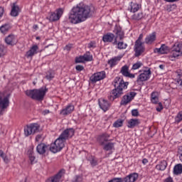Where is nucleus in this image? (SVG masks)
<instances>
[{"mask_svg":"<svg viewBox=\"0 0 182 182\" xmlns=\"http://www.w3.org/2000/svg\"><path fill=\"white\" fill-rule=\"evenodd\" d=\"M73 136H75V129L73 128L66 129L60 134L53 144L50 145L45 143L39 144L36 146V151L41 155L48 153L49 150L52 151V153H58V151H60V150L65 147L66 140L70 137H73Z\"/></svg>","mask_w":182,"mask_h":182,"instance_id":"obj_1","label":"nucleus"},{"mask_svg":"<svg viewBox=\"0 0 182 182\" xmlns=\"http://www.w3.org/2000/svg\"><path fill=\"white\" fill-rule=\"evenodd\" d=\"M95 6L92 5H86L83 3H80L73 7L68 15V21L73 25L82 23L93 16L95 14Z\"/></svg>","mask_w":182,"mask_h":182,"instance_id":"obj_2","label":"nucleus"},{"mask_svg":"<svg viewBox=\"0 0 182 182\" xmlns=\"http://www.w3.org/2000/svg\"><path fill=\"white\" fill-rule=\"evenodd\" d=\"M112 85L115 88L111 91L110 95L108 96V99L113 102L115 99L122 97L123 90H126L129 86V82H124V80H123L122 77H116L112 82Z\"/></svg>","mask_w":182,"mask_h":182,"instance_id":"obj_3","label":"nucleus"},{"mask_svg":"<svg viewBox=\"0 0 182 182\" xmlns=\"http://www.w3.org/2000/svg\"><path fill=\"white\" fill-rule=\"evenodd\" d=\"M113 33L116 35L114 41L112 43L113 45H117V49H119L120 50L126 49L127 48V43H124L123 41H117L118 39L119 41H123V39H124V31H123L122 27L116 25L113 30Z\"/></svg>","mask_w":182,"mask_h":182,"instance_id":"obj_4","label":"nucleus"},{"mask_svg":"<svg viewBox=\"0 0 182 182\" xmlns=\"http://www.w3.org/2000/svg\"><path fill=\"white\" fill-rule=\"evenodd\" d=\"M48 92V89H33V90H27L26 91V95L28 97H30L33 100H38V102H41L43 100L45 97V95Z\"/></svg>","mask_w":182,"mask_h":182,"instance_id":"obj_5","label":"nucleus"},{"mask_svg":"<svg viewBox=\"0 0 182 182\" xmlns=\"http://www.w3.org/2000/svg\"><path fill=\"white\" fill-rule=\"evenodd\" d=\"M181 56H182V41H177L173 44L171 48L170 58L171 60H173V59L181 58Z\"/></svg>","mask_w":182,"mask_h":182,"instance_id":"obj_6","label":"nucleus"},{"mask_svg":"<svg viewBox=\"0 0 182 182\" xmlns=\"http://www.w3.org/2000/svg\"><path fill=\"white\" fill-rule=\"evenodd\" d=\"M139 178V173H132L124 178H114L108 182H136Z\"/></svg>","mask_w":182,"mask_h":182,"instance_id":"obj_7","label":"nucleus"},{"mask_svg":"<svg viewBox=\"0 0 182 182\" xmlns=\"http://www.w3.org/2000/svg\"><path fill=\"white\" fill-rule=\"evenodd\" d=\"M151 77V70L149 68H146L145 70H142V73L139 75L136 80L137 85H142L143 82L149 80Z\"/></svg>","mask_w":182,"mask_h":182,"instance_id":"obj_8","label":"nucleus"},{"mask_svg":"<svg viewBox=\"0 0 182 182\" xmlns=\"http://www.w3.org/2000/svg\"><path fill=\"white\" fill-rule=\"evenodd\" d=\"M40 126L36 124H30L29 125H27L24 128V134L28 137V136H31V134H35L38 130H39Z\"/></svg>","mask_w":182,"mask_h":182,"instance_id":"obj_9","label":"nucleus"},{"mask_svg":"<svg viewBox=\"0 0 182 182\" xmlns=\"http://www.w3.org/2000/svg\"><path fill=\"white\" fill-rule=\"evenodd\" d=\"M103 79H106V71H101L94 73L90 78L92 83H97V82H100V80H103Z\"/></svg>","mask_w":182,"mask_h":182,"instance_id":"obj_10","label":"nucleus"},{"mask_svg":"<svg viewBox=\"0 0 182 182\" xmlns=\"http://www.w3.org/2000/svg\"><path fill=\"white\" fill-rule=\"evenodd\" d=\"M144 43H135L134 50V56L136 58H139L141 56L142 53H144L146 51V47L143 45Z\"/></svg>","mask_w":182,"mask_h":182,"instance_id":"obj_11","label":"nucleus"},{"mask_svg":"<svg viewBox=\"0 0 182 182\" xmlns=\"http://www.w3.org/2000/svg\"><path fill=\"white\" fill-rule=\"evenodd\" d=\"M63 15V9L60 8L55 11V13H51L48 19L50 22H56V21H59L60 17Z\"/></svg>","mask_w":182,"mask_h":182,"instance_id":"obj_12","label":"nucleus"},{"mask_svg":"<svg viewBox=\"0 0 182 182\" xmlns=\"http://www.w3.org/2000/svg\"><path fill=\"white\" fill-rule=\"evenodd\" d=\"M66 171L65 169H60L58 173L48 178L46 182H60V178L65 176Z\"/></svg>","mask_w":182,"mask_h":182,"instance_id":"obj_13","label":"nucleus"},{"mask_svg":"<svg viewBox=\"0 0 182 182\" xmlns=\"http://www.w3.org/2000/svg\"><path fill=\"white\" fill-rule=\"evenodd\" d=\"M73 112H75V105L70 103L60 110V114H61V116H69V114H72Z\"/></svg>","mask_w":182,"mask_h":182,"instance_id":"obj_14","label":"nucleus"},{"mask_svg":"<svg viewBox=\"0 0 182 182\" xmlns=\"http://www.w3.org/2000/svg\"><path fill=\"white\" fill-rule=\"evenodd\" d=\"M119 73H122V76H124V77H129V79H134L136 77V74L130 73L129 65H127L122 66Z\"/></svg>","mask_w":182,"mask_h":182,"instance_id":"obj_15","label":"nucleus"},{"mask_svg":"<svg viewBox=\"0 0 182 182\" xmlns=\"http://www.w3.org/2000/svg\"><path fill=\"white\" fill-rule=\"evenodd\" d=\"M39 53V46L38 45L34 44L30 47L29 50L26 53V58L29 59V58H33L35 55H38Z\"/></svg>","mask_w":182,"mask_h":182,"instance_id":"obj_16","label":"nucleus"},{"mask_svg":"<svg viewBox=\"0 0 182 182\" xmlns=\"http://www.w3.org/2000/svg\"><path fill=\"white\" fill-rule=\"evenodd\" d=\"M98 104L100 109L103 110V112H107V110L110 109V103L109 102V101H107V100H105L104 98H100L98 100Z\"/></svg>","mask_w":182,"mask_h":182,"instance_id":"obj_17","label":"nucleus"},{"mask_svg":"<svg viewBox=\"0 0 182 182\" xmlns=\"http://www.w3.org/2000/svg\"><path fill=\"white\" fill-rule=\"evenodd\" d=\"M109 138H110V134H109L107 132H105L100 134L97 136V140L101 146H105V144L109 141Z\"/></svg>","mask_w":182,"mask_h":182,"instance_id":"obj_18","label":"nucleus"},{"mask_svg":"<svg viewBox=\"0 0 182 182\" xmlns=\"http://www.w3.org/2000/svg\"><path fill=\"white\" fill-rule=\"evenodd\" d=\"M122 58H123V55H121L114 56L110 58L109 60H108L107 63L109 68H114V66H117V65L119 64V62L122 60Z\"/></svg>","mask_w":182,"mask_h":182,"instance_id":"obj_19","label":"nucleus"},{"mask_svg":"<svg viewBox=\"0 0 182 182\" xmlns=\"http://www.w3.org/2000/svg\"><path fill=\"white\" fill-rule=\"evenodd\" d=\"M5 42L10 46H15V45L18 43V38H16V36L11 34L6 37Z\"/></svg>","mask_w":182,"mask_h":182,"instance_id":"obj_20","label":"nucleus"},{"mask_svg":"<svg viewBox=\"0 0 182 182\" xmlns=\"http://www.w3.org/2000/svg\"><path fill=\"white\" fill-rule=\"evenodd\" d=\"M8 106H9V99L8 97H4L2 92H0V109L4 110V109H6Z\"/></svg>","mask_w":182,"mask_h":182,"instance_id":"obj_21","label":"nucleus"},{"mask_svg":"<svg viewBox=\"0 0 182 182\" xmlns=\"http://www.w3.org/2000/svg\"><path fill=\"white\" fill-rule=\"evenodd\" d=\"M168 52H170V48L166 44H162L159 48H156L154 50V53H159V55H166Z\"/></svg>","mask_w":182,"mask_h":182,"instance_id":"obj_22","label":"nucleus"},{"mask_svg":"<svg viewBox=\"0 0 182 182\" xmlns=\"http://www.w3.org/2000/svg\"><path fill=\"white\" fill-rule=\"evenodd\" d=\"M156 39H157V36L156 34V32H153L146 36V37L145 38V43L146 45H153V43L156 42Z\"/></svg>","mask_w":182,"mask_h":182,"instance_id":"obj_23","label":"nucleus"},{"mask_svg":"<svg viewBox=\"0 0 182 182\" xmlns=\"http://www.w3.org/2000/svg\"><path fill=\"white\" fill-rule=\"evenodd\" d=\"M140 8H141V5L132 1L128 6V11L132 12V14H136V12H139Z\"/></svg>","mask_w":182,"mask_h":182,"instance_id":"obj_24","label":"nucleus"},{"mask_svg":"<svg viewBox=\"0 0 182 182\" xmlns=\"http://www.w3.org/2000/svg\"><path fill=\"white\" fill-rule=\"evenodd\" d=\"M116 39V35L113 33H107L102 36V41L105 43H112L113 40Z\"/></svg>","mask_w":182,"mask_h":182,"instance_id":"obj_25","label":"nucleus"},{"mask_svg":"<svg viewBox=\"0 0 182 182\" xmlns=\"http://www.w3.org/2000/svg\"><path fill=\"white\" fill-rule=\"evenodd\" d=\"M19 12H21L19 6H18L16 3H14L11 6V16L14 17L18 16L19 15Z\"/></svg>","mask_w":182,"mask_h":182,"instance_id":"obj_26","label":"nucleus"},{"mask_svg":"<svg viewBox=\"0 0 182 182\" xmlns=\"http://www.w3.org/2000/svg\"><path fill=\"white\" fill-rule=\"evenodd\" d=\"M140 124V121L138 119H131L128 122V127L129 129H133V127H136V126H139Z\"/></svg>","mask_w":182,"mask_h":182,"instance_id":"obj_27","label":"nucleus"},{"mask_svg":"<svg viewBox=\"0 0 182 182\" xmlns=\"http://www.w3.org/2000/svg\"><path fill=\"white\" fill-rule=\"evenodd\" d=\"M156 170L164 171L167 168V161L166 160L161 161L159 164L156 166Z\"/></svg>","mask_w":182,"mask_h":182,"instance_id":"obj_28","label":"nucleus"},{"mask_svg":"<svg viewBox=\"0 0 182 182\" xmlns=\"http://www.w3.org/2000/svg\"><path fill=\"white\" fill-rule=\"evenodd\" d=\"M132 97H130V95H124L122 97V100H121L120 105L121 106H126V105H128V103H130L132 102Z\"/></svg>","mask_w":182,"mask_h":182,"instance_id":"obj_29","label":"nucleus"},{"mask_svg":"<svg viewBox=\"0 0 182 182\" xmlns=\"http://www.w3.org/2000/svg\"><path fill=\"white\" fill-rule=\"evenodd\" d=\"M173 174L175 176H180V174H182V164H178L175 165L173 167Z\"/></svg>","mask_w":182,"mask_h":182,"instance_id":"obj_30","label":"nucleus"},{"mask_svg":"<svg viewBox=\"0 0 182 182\" xmlns=\"http://www.w3.org/2000/svg\"><path fill=\"white\" fill-rule=\"evenodd\" d=\"M151 102L154 105H157V103H159V92H153L151 94Z\"/></svg>","mask_w":182,"mask_h":182,"instance_id":"obj_31","label":"nucleus"},{"mask_svg":"<svg viewBox=\"0 0 182 182\" xmlns=\"http://www.w3.org/2000/svg\"><path fill=\"white\" fill-rule=\"evenodd\" d=\"M176 83L182 87V70H178L177 72Z\"/></svg>","mask_w":182,"mask_h":182,"instance_id":"obj_32","label":"nucleus"},{"mask_svg":"<svg viewBox=\"0 0 182 182\" xmlns=\"http://www.w3.org/2000/svg\"><path fill=\"white\" fill-rule=\"evenodd\" d=\"M82 56L85 62H92L93 60V55L90 54V51H86Z\"/></svg>","mask_w":182,"mask_h":182,"instance_id":"obj_33","label":"nucleus"},{"mask_svg":"<svg viewBox=\"0 0 182 182\" xmlns=\"http://www.w3.org/2000/svg\"><path fill=\"white\" fill-rule=\"evenodd\" d=\"M9 29H11V25L6 23L0 27V32H1V33H6Z\"/></svg>","mask_w":182,"mask_h":182,"instance_id":"obj_34","label":"nucleus"},{"mask_svg":"<svg viewBox=\"0 0 182 182\" xmlns=\"http://www.w3.org/2000/svg\"><path fill=\"white\" fill-rule=\"evenodd\" d=\"M143 12H139L138 14H134L131 18L133 21H140L141 19H143Z\"/></svg>","mask_w":182,"mask_h":182,"instance_id":"obj_35","label":"nucleus"},{"mask_svg":"<svg viewBox=\"0 0 182 182\" xmlns=\"http://www.w3.org/2000/svg\"><path fill=\"white\" fill-rule=\"evenodd\" d=\"M113 149H114V143L112 142L107 143L103 147L105 151H109L110 150H113Z\"/></svg>","mask_w":182,"mask_h":182,"instance_id":"obj_36","label":"nucleus"},{"mask_svg":"<svg viewBox=\"0 0 182 182\" xmlns=\"http://www.w3.org/2000/svg\"><path fill=\"white\" fill-rule=\"evenodd\" d=\"M88 161H90L92 167H96L97 166V159L94 156H91L88 159Z\"/></svg>","mask_w":182,"mask_h":182,"instance_id":"obj_37","label":"nucleus"},{"mask_svg":"<svg viewBox=\"0 0 182 182\" xmlns=\"http://www.w3.org/2000/svg\"><path fill=\"white\" fill-rule=\"evenodd\" d=\"M83 176L80 175H75L71 180V182H82Z\"/></svg>","mask_w":182,"mask_h":182,"instance_id":"obj_38","label":"nucleus"},{"mask_svg":"<svg viewBox=\"0 0 182 182\" xmlns=\"http://www.w3.org/2000/svg\"><path fill=\"white\" fill-rule=\"evenodd\" d=\"M143 63H141V62H137L132 65V70H137V69H140Z\"/></svg>","mask_w":182,"mask_h":182,"instance_id":"obj_39","label":"nucleus"},{"mask_svg":"<svg viewBox=\"0 0 182 182\" xmlns=\"http://www.w3.org/2000/svg\"><path fill=\"white\" fill-rule=\"evenodd\" d=\"M175 122L176 123H180L182 122V111L179 112L176 117H175Z\"/></svg>","mask_w":182,"mask_h":182,"instance_id":"obj_40","label":"nucleus"},{"mask_svg":"<svg viewBox=\"0 0 182 182\" xmlns=\"http://www.w3.org/2000/svg\"><path fill=\"white\" fill-rule=\"evenodd\" d=\"M123 126V120L122 119H118L117 120L114 124L113 127H122Z\"/></svg>","mask_w":182,"mask_h":182,"instance_id":"obj_41","label":"nucleus"},{"mask_svg":"<svg viewBox=\"0 0 182 182\" xmlns=\"http://www.w3.org/2000/svg\"><path fill=\"white\" fill-rule=\"evenodd\" d=\"M85 62V60L83 55H80V57H77L75 58V63H83Z\"/></svg>","mask_w":182,"mask_h":182,"instance_id":"obj_42","label":"nucleus"},{"mask_svg":"<svg viewBox=\"0 0 182 182\" xmlns=\"http://www.w3.org/2000/svg\"><path fill=\"white\" fill-rule=\"evenodd\" d=\"M87 48L89 49H95L96 48V41H91L88 43Z\"/></svg>","mask_w":182,"mask_h":182,"instance_id":"obj_43","label":"nucleus"},{"mask_svg":"<svg viewBox=\"0 0 182 182\" xmlns=\"http://www.w3.org/2000/svg\"><path fill=\"white\" fill-rule=\"evenodd\" d=\"M5 55V46L0 45V58Z\"/></svg>","mask_w":182,"mask_h":182,"instance_id":"obj_44","label":"nucleus"},{"mask_svg":"<svg viewBox=\"0 0 182 182\" xmlns=\"http://www.w3.org/2000/svg\"><path fill=\"white\" fill-rule=\"evenodd\" d=\"M46 77L48 80H52V79H53V77H55V74L53 73H48V74H47Z\"/></svg>","mask_w":182,"mask_h":182,"instance_id":"obj_45","label":"nucleus"},{"mask_svg":"<svg viewBox=\"0 0 182 182\" xmlns=\"http://www.w3.org/2000/svg\"><path fill=\"white\" fill-rule=\"evenodd\" d=\"M178 156L179 157L180 161L182 163V146H179L178 149Z\"/></svg>","mask_w":182,"mask_h":182,"instance_id":"obj_46","label":"nucleus"},{"mask_svg":"<svg viewBox=\"0 0 182 182\" xmlns=\"http://www.w3.org/2000/svg\"><path fill=\"white\" fill-rule=\"evenodd\" d=\"M75 69L77 72H82V70H85V67H83V65H77L75 66Z\"/></svg>","mask_w":182,"mask_h":182,"instance_id":"obj_47","label":"nucleus"},{"mask_svg":"<svg viewBox=\"0 0 182 182\" xmlns=\"http://www.w3.org/2000/svg\"><path fill=\"white\" fill-rule=\"evenodd\" d=\"M132 115L134 116V117H137V116H139V110L132 109Z\"/></svg>","mask_w":182,"mask_h":182,"instance_id":"obj_48","label":"nucleus"},{"mask_svg":"<svg viewBox=\"0 0 182 182\" xmlns=\"http://www.w3.org/2000/svg\"><path fill=\"white\" fill-rule=\"evenodd\" d=\"M28 158H29V160H30L31 164H35V159H36L35 155H31L28 156Z\"/></svg>","mask_w":182,"mask_h":182,"instance_id":"obj_49","label":"nucleus"},{"mask_svg":"<svg viewBox=\"0 0 182 182\" xmlns=\"http://www.w3.org/2000/svg\"><path fill=\"white\" fill-rule=\"evenodd\" d=\"M141 39H143V34H140L138 39L135 41V43H143V42H141Z\"/></svg>","mask_w":182,"mask_h":182,"instance_id":"obj_50","label":"nucleus"},{"mask_svg":"<svg viewBox=\"0 0 182 182\" xmlns=\"http://www.w3.org/2000/svg\"><path fill=\"white\" fill-rule=\"evenodd\" d=\"M2 159L4 161V163H6V164H8V163H9V161H11V159H9V158L6 155H4V156Z\"/></svg>","mask_w":182,"mask_h":182,"instance_id":"obj_51","label":"nucleus"},{"mask_svg":"<svg viewBox=\"0 0 182 182\" xmlns=\"http://www.w3.org/2000/svg\"><path fill=\"white\" fill-rule=\"evenodd\" d=\"M27 154L28 156H33L34 154H33V148H31L28 150V152H27Z\"/></svg>","mask_w":182,"mask_h":182,"instance_id":"obj_52","label":"nucleus"},{"mask_svg":"<svg viewBox=\"0 0 182 182\" xmlns=\"http://www.w3.org/2000/svg\"><path fill=\"white\" fill-rule=\"evenodd\" d=\"M136 95H137V93H136V92H129V96L131 97V100H133V99H134V97L136 96Z\"/></svg>","mask_w":182,"mask_h":182,"instance_id":"obj_53","label":"nucleus"},{"mask_svg":"<svg viewBox=\"0 0 182 182\" xmlns=\"http://www.w3.org/2000/svg\"><path fill=\"white\" fill-rule=\"evenodd\" d=\"M156 110L158 112H161L163 110V105L161 104V102H159V107H156Z\"/></svg>","mask_w":182,"mask_h":182,"instance_id":"obj_54","label":"nucleus"},{"mask_svg":"<svg viewBox=\"0 0 182 182\" xmlns=\"http://www.w3.org/2000/svg\"><path fill=\"white\" fill-rule=\"evenodd\" d=\"M164 182H174V181H173V178H171V176H168L164 180Z\"/></svg>","mask_w":182,"mask_h":182,"instance_id":"obj_55","label":"nucleus"},{"mask_svg":"<svg viewBox=\"0 0 182 182\" xmlns=\"http://www.w3.org/2000/svg\"><path fill=\"white\" fill-rule=\"evenodd\" d=\"M64 49H65V50H70V49H72V44H69V45L65 46Z\"/></svg>","mask_w":182,"mask_h":182,"instance_id":"obj_56","label":"nucleus"},{"mask_svg":"<svg viewBox=\"0 0 182 182\" xmlns=\"http://www.w3.org/2000/svg\"><path fill=\"white\" fill-rule=\"evenodd\" d=\"M4 7H0V19L2 16H4Z\"/></svg>","mask_w":182,"mask_h":182,"instance_id":"obj_57","label":"nucleus"},{"mask_svg":"<svg viewBox=\"0 0 182 182\" xmlns=\"http://www.w3.org/2000/svg\"><path fill=\"white\" fill-rule=\"evenodd\" d=\"M147 163H149V160L147 159H144L142 160V164L146 165V164H147Z\"/></svg>","mask_w":182,"mask_h":182,"instance_id":"obj_58","label":"nucleus"},{"mask_svg":"<svg viewBox=\"0 0 182 182\" xmlns=\"http://www.w3.org/2000/svg\"><path fill=\"white\" fill-rule=\"evenodd\" d=\"M5 154L4 153V151L0 150V157H1V159H3L5 156Z\"/></svg>","mask_w":182,"mask_h":182,"instance_id":"obj_59","label":"nucleus"},{"mask_svg":"<svg viewBox=\"0 0 182 182\" xmlns=\"http://www.w3.org/2000/svg\"><path fill=\"white\" fill-rule=\"evenodd\" d=\"M166 2H177L180 0H164Z\"/></svg>","mask_w":182,"mask_h":182,"instance_id":"obj_60","label":"nucleus"},{"mask_svg":"<svg viewBox=\"0 0 182 182\" xmlns=\"http://www.w3.org/2000/svg\"><path fill=\"white\" fill-rule=\"evenodd\" d=\"M41 138V135H37L36 137V141H39V139Z\"/></svg>","mask_w":182,"mask_h":182,"instance_id":"obj_61","label":"nucleus"},{"mask_svg":"<svg viewBox=\"0 0 182 182\" xmlns=\"http://www.w3.org/2000/svg\"><path fill=\"white\" fill-rule=\"evenodd\" d=\"M49 112H50L49 109H46L43 111L44 114H49Z\"/></svg>","mask_w":182,"mask_h":182,"instance_id":"obj_62","label":"nucleus"},{"mask_svg":"<svg viewBox=\"0 0 182 182\" xmlns=\"http://www.w3.org/2000/svg\"><path fill=\"white\" fill-rule=\"evenodd\" d=\"M159 68H161V70H164V65H160Z\"/></svg>","mask_w":182,"mask_h":182,"instance_id":"obj_63","label":"nucleus"},{"mask_svg":"<svg viewBox=\"0 0 182 182\" xmlns=\"http://www.w3.org/2000/svg\"><path fill=\"white\" fill-rule=\"evenodd\" d=\"M36 39L38 40V39H40V38L39 37H36Z\"/></svg>","mask_w":182,"mask_h":182,"instance_id":"obj_64","label":"nucleus"}]
</instances>
